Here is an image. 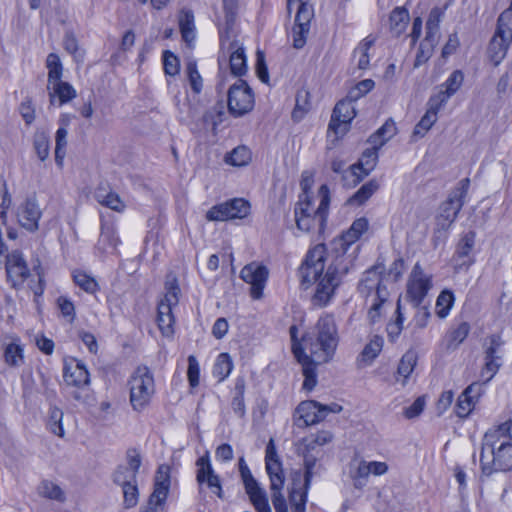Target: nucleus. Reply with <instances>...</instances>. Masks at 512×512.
Returning a JSON list of instances; mask_svg holds the SVG:
<instances>
[{
	"label": "nucleus",
	"mask_w": 512,
	"mask_h": 512,
	"mask_svg": "<svg viewBox=\"0 0 512 512\" xmlns=\"http://www.w3.org/2000/svg\"><path fill=\"white\" fill-rule=\"evenodd\" d=\"M196 465L198 467L196 473V481L199 485V494L203 493V485H206L213 494L220 499L224 498L221 481L217 474H215L208 455L200 457Z\"/></svg>",
	"instance_id": "16"
},
{
	"label": "nucleus",
	"mask_w": 512,
	"mask_h": 512,
	"mask_svg": "<svg viewBox=\"0 0 512 512\" xmlns=\"http://www.w3.org/2000/svg\"><path fill=\"white\" fill-rule=\"evenodd\" d=\"M318 194L320 196V203L317 208H315L312 197L308 193L299 196V201L295 205L294 215L297 228L301 231H317L321 233L326 226L330 204L328 186L321 185Z\"/></svg>",
	"instance_id": "5"
},
{
	"label": "nucleus",
	"mask_w": 512,
	"mask_h": 512,
	"mask_svg": "<svg viewBox=\"0 0 512 512\" xmlns=\"http://www.w3.org/2000/svg\"><path fill=\"white\" fill-rule=\"evenodd\" d=\"M310 109L309 92L302 90L296 95V104L292 111V119L299 122Z\"/></svg>",
	"instance_id": "42"
},
{
	"label": "nucleus",
	"mask_w": 512,
	"mask_h": 512,
	"mask_svg": "<svg viewBox=\"0 0 512 512\" xmlns=\"http://www.w3.org/2000/svg\"><path fill=\"white\" fill-rule=\"evenodd\" d=\"M62 418H63V412L57 408L52 407L49 412V420H48V427L50 431L59 436H64V429L62 427Z\"/></svg>",
	"instance_id": "51"
},
{
	"label": "nucleus",
	"mask_w": 512,
	"mask_h": 512,
	"mask_svg": "<svg viewBox=\"0 0 512 512\" xmlns=\"http://www.w3.org/2000/svg\"><path fill=\"white\" fill-rule=\"evenodd\" d=\"M321 450L308 451L304 447L303 451V464H304V482L301 487L309 488L313 475L318 474L320 465L317 466V461L321 456Z\"/></svg>",
	"instance_id": "28"
},
{
	"label": "nucleus",
	"mask_w": 512,
	"mask_h": 512,
	"mask_svg": "<svg viewBox=\"0 0 512 512\" xmlns=\"http://www.w3.org/2000/svg\"><path fill=\"white\" fill-rule=\"evenodd\" d=\"M268 274L267 267L257 263H250L242 268L240 277L251 285L250 294L253 299L262 297Z\"/></svg>",
	"instance_id": "17"
},
{
	"label": "nucleus",
	"mask_w": 512,
	"mask_h": 512,
	"mask_svg": "<svg viewBox=\"0 0 512 512\" xmlns=\"http://www.w3.org/2000/svg\"><path fill=\"white\" fill-rule=\"evenodd\" d=\"M410 16L405 7L394 8L389 17L390 31L396 36H400L407 28Z\"/></svg>",
	"instance_id": "31"
},
{
	"label": "nucleus",
	"mask_w": 512,
	"mask_h": 512,
	"mask_svg": "<svg viewBox=\"0 0 512 512\" xmlns=\"http://www.w3.org/2000/svg\"><path fill=\"white\" fill-rule=\"evenodd\" d=\"M396 133V125L393 120H387L374 134L369 137V142L380 149Z\"/></svg>",
	"instance_id": "34"
},
{
	"label": "nucleus",
	"mask_w": 512,
	"mask_h": 512,
	"mask_svg": "<svg viewBox=\"0 0 512 512\" xmlns=\"http://www.w3.org/2000/svg\"><path fill=\"white\" fill-rule=\"evenodd\" d=\"M250 213V203L243 198H234L211 207L206 213L209 221L243 219Z\"/></svg>",
	"instance_id": "13"
},
{
	"label": "nucleus",
	"mask_w": 512,
	"mask_h": 512,
	"mask_svg": "<svg viewBox=\"0 0 512 512\" xmlns=\"http://www.w3.org/2000/svg\"><path fill=\"white\" fill-rule=\"evenodd\" d=\"M121 487L126 507H134L138 502L137 482L129 483Z\"/></svg>",
	"instance_id": "57"
},
{
	"label": "nucleus",
	"mask_w": 512,
	"mask_h": 512,
	"mask_svg": "<svg viewBox=\"0 0 512 512\" xmlns=\"http://www.w3.org/2000/svg\"><path fill=\"white\" fill-rule=\"evenodd\" d=\"M378 149L372 145L371 148L366 149L359 162L350 167L352 176L355 177L354 183L359 182L364 176H367L376 166Z\"/></svg>",
	"instance_id": "21"
},
{
	"label": "nucleus",
	"mask_w": 512,
	"mask_h": 512,
	"mask_svg": "<svg viewBox=\"0 0 512 512\" xmlns=\"http://www.w3.org/2000/svg\"><path fill=\"white\" fill-rule=\"evenodd\" d=\"M342 406L337 403L323 405L317 401L309 400L301 402L296 410V424L299 427H307L323 421L329 413H339Z\"/></svg>",
	"instance_id": "10"
},
{
	"label": "nucleus",
	"mask_w": 512,
	"mask_h": 512,
	"mask_svg": "<svg viewBox=\"0 0 512 512\" xmlns=\"http://www.w3.org/2000/svg\"><path fill=\"white\" fill-rule=\"evenodd\" d=\"M39 494L45 498L64 501L65 495L62 489L51 481H43L39 486Z\"/></svg>",
	"instance_id": "48"
},
{
	"label": "nucleus",
	"mask_w": 512,
	"mask_h": 512,
	"mask_svg": "<svg viewBox=\"0 0 512 512\" xmlns=\"http://www.w3.org/2000/svg\"><path fill=\"white\" fill-rule=\"evenodd\" d=\"M186 72L189 80V84L194 93L199 94L203 88V80L198 72L197 64L195 61H189L186 64Z\"/></svg>",
	"instance_id": "49"
},
{
	"label": "nucleus",
	"mask_w": 512,
	"mask_h": 512,
	"mask_svg": "<svg viewBox=\"0 0 512 512\" xmlns=\"http://www.w3.org/2000/svg\"><path fill=\"white\" fill-rule=\"evenodd\" d=\"M482 474L509 471L512 468V420L487 431L480 454Z\"/></svg>",
	"instance_id": "4"
},
{
	"label": "nucleus",
	"mask_w": 512,
	"mask_h": 512,
	"mask_svg": "<svg viewBox=\"0 0 512 512\" xmlns=\"http://www.w3.org/2000/svg\"><path fill=\"white\" fill-rule=\"evenodd\" d=\"M474 399L470 397H465L464 394L461 393V395L458 398L457 405H456V414L457 416L461 418L467 417L470 412L473 410L475 405Z\"/></svg>",
	"instance_id": "60"
},
{
	"label": "nucleus",
	"mask_w": 512,
	"mask_h": 512,
	"mask_svg": "<svg viewBox=\"0 0 512 512\" xmlns=\"http://www.w3.org/2000/svg\"><path fill=\"white\" fill-rule=\"evenodd\" d=\"M298 2V10L295 17V25L310 29V22L314 17V9L307 0H294Z\"/></svg>",
	"instance_id": "37"
},
{
	"label": "nucleus",
	"mask_w": 512,
	"mask_h": 512,
	"mask_svg": "<svg viewBox=\"0 0 512 512\" xmlns=\"http://www.w3.org/2000/svg\"><path fill=\"white\" fill-rule=\"evenodd\" d=\"M475 244V232L469 231L465 233L457 245L456 254L458 257H467L472 252Z\"/></svg>",
	"instance_id": "53"
},
{
	"label": "nucleus",
	"mask_w": 512,
	"mask_h": 512,
	"mask_svg": "<svg viewBox=\"0 0 512 512\" xmlns=\"http://www.w3.org/2000/svg\"><path fill=\"white\" fill-rule=\"evenodd\" d=\"M431 288V276L427 275L418 263L415 264L407 283V298L412 302L414 307H418Z\"/></svg>",
	"instance_id": "14"
},
{
	"label": "nucleus",
	"mask_w": 512,
	"mask_h": 512,
	"mask_svg": "<svg viewBox=\"0 0 512 512\" xmlns=\"http://www.w3.org/2000/svg\"><path fill=\"white\" fill-rule=\"evenodd\" d=\"M495 34L503 39L512 40V9H506L499 15Z\"/></svg>",
	"instance_id": "40"
},
{
	"label": "nucleus",
	"mask_w": 512,
	"mask_h": 512,
	"mask_svg": "<svg viewBox=\"0 0 512 512\" xmlns=\"http://www.w3.org/2000/svg\"><path fill=\"white\" fill-rule=\"evenodd\" d=\"M502 342L499 336L489 337V344L484 350V364L480 372L483 383L490 382L502 366Z\"/></svg>",
	"instance_id": "15"
},
{
	"label": "nucleus",
	"mask_w": 512,
	"mask_h": 512,
	"mask_svg": "<svg viewBox=\"0 0 512 512\" xmlns=\"http://www.w3.org/2000/svg\"><path fill=\"white\" fill-rule=\"evenodd\" d=\"M296 327L290 328L292 352L302 366L303 389L311 391L317 384L316 365L332 360L339 342L335 320L331 315L320 317L313 330L296 339Z\"/></svg>",
	"instance_id": "3"
},
{
	"label": "nucleus",
	"mask_w": 512,
	"mask_h": 512,
	"mask_svg": "<svg viewBox=\"0 0 512 512\" xmlns=\"http://www.w3.org/2000/svg\"><path fill=\"white\" fill-rule=\"evenodd\" d=\"M251 160V152L245 146H238L234 148L229 156L226 158V162L233 166H244L247 165Z\"/></svg>",
	"instance_id": "45"
},
{
	"label": "nucleus",
	"mask_w": 512,
	"mask_h": 512,
	"mask_svg": "<svg viewBox=\"0 0 512 512\" xmlns=\"http://www.w3.org/2000/svg\"><path fill=\"white\" fill-rule=\"evenodd\" d=\"M442 107V104L430 96L427 102V111L416 124L413 135L423 137L437 121L438 112Z\"/></svg>",
	"instance_id": "24"
},
{
	"label": "nucleus",
	"mask_w": 512,
	"mask_h": 512,
	"mask_svg": "<svg viewBox=\"0 0 512 512\" xmlns=\"http://www.w3.org/2000/svg\"><path fill=\"white\" fill-rule=\"evenodd\" d=\"M199 364L193 355L188 357V370L187 376L191 387H196L199 384Z\"/></svg>",
	"instance_id": "61"
},
{
	"label": "nucleus",
	"mask_w": 512,
	"mask_h": 512,
	"mask_svg": "<svg viewBox=\"0 0 512 512\" xmlns=\"http://www.w3.org/2000/svg\"><path fill=\"white\" fill-rule=\"evenodd\" d=\"M332 439L333 434L330 431L322 430L304 438L303 444L308 451H317L320 450L319 447L330 443Z\"/></svg>",
	"instance_id": "38"
},
{
	"label": "nucleus",
	"mask_w": 512,
	"mask_h": 512,
	"mask_svg": "<svg viewBox=\"0 0 512 512\" xmlns=\"http://www.w3.org/2000/svg\"><path fill=\"white\" fill-rule=\"evenodd\" d=\"M63 377L69 386L84 388L90 384L88 370L81 361H77L74 366L65 365Z\"/></svg>",
	"instance_id": "23"
},
{
	"label": "nucleus",
	"mask_w": 512,
	"mask_h": 512,
	"mask_svg": "<svg viewBox=\"0 0 512 512\" xmlns=\"http://www.w3.org/2000/svg\"><path fill=\"white\" fill-rule=\"evenodd\" d=\"M137 473L127 468L124 465H119L113 473V481L119 486H123L129 483L137 482Z\"/></svg>",
	"instance_id": "52"
},
{
	"label": "nucleus",
	"mask_w": 512,
	"mask_h": 512,
	"mask_svg": "<svg viewBox=\"0 0 512 512\" xmlns=\"http://www.w3.org/2000/svg\"><path fill=\"white\" fill-rule=\"evenodd\" d=\"M359 290L367 297H371L372 303L368 310L367 318L370 324L374 325L381 320L383 307L389 298V292L386 286L381 284L380 276L375 269H370L365 273Z\"/></svg>",
	"instance_id": "6"
},
{
	"label": "nucleus",
	"mask_w": 512,
	"mask_h": 512,
	"mask_svg": "<svg viewBox=\"0 0 512 512\" xmlns=\"http://www.w3.org/2000/svg\"><path fill=\"white\" fill-rule=\"evenodd\" d=\"M233 369V363L230 356L227 353H221L214 365L213 374L218 377L220 381H223L229 376Z\"/></svg>",
	"instance_id": "44"
},
{
	"label": "nucleus",
	"mask_w": 512,
	"mask_h": 512,
	"mask_svg": "<svg viewBox=\"0 0 512 512\" xmlns=\"http://www.w3.org/2000/svg\"><path fill=\"white\" fill-rule=\"evenodd\" d=\"M228 110L235 117L243 116L254 107V94L246 81L238 79L228 90Z\"/></svg>",
	"instance_id": "11"
},
{
	"label": "nucleus",
	"mask_w": 512,
	"mask_h": 512,
	"mask_svg": "<svg viewBox=\"0 0 512 512\" xmlns=\"http://www.w3.org/2000/svg\"><path fill=\"white\" fill-rule=\"evenodd\" d=\"M511 42L512 40H506L494 34L488 46V57L494 66H498L505 58Z\"/></svg>",
	"instance_id": "29"
},
{
	"label": "nucleus",
	"mask_w": 512,
	"mask_h": 512,
	"mask_svg": "<svg viewBox=\"0 0 512 512\" xmlns=\"http://www.w3.org/2000/svg\"><path fill=\"white\" fill-rule=\"evenodd\" d=\"M48 90L51 105H54L58 100V105L61 106L76 97V90L68 82L59 81L52 84Z\"/></svg>",
	"instance_id": "26"
},
{
	"label": "nucleus",
	"mask_w": 512,
	"mask_h": 512,
	"mask_svg": "<svg viewBox=\"0 0 512 512\" xmlns=\"http://www.w3.org/2000/svg\"><path fill=\"white\" fill-rule=\"evenodd\" d=\"M73 280L77 286H79L87 293L93 294L99 289L97 281L93 277L86 274L85 272H74Z\"/></svg>",
	"instance_id": "46"
},
{
	"label": "nucleus",
	"mask_w": 512,
	"mask_h": 512,
	"mask_svg": "<svg viewBox=\"0 0 512 512\" xmlns=\"http://www.w3.org/2000/svg\"><path fill=\"white\" fill-rule=\"evenodd\" d=\"M130 404L134 411L142 412L151 402L155 393V382L152 372L147 366L135 369L130 380Z\"/></svg>",
	"instance_id": "7"
},
{
	"label": "nucleus",
	"mask_w": 512,
	"mask_h": 512,
	"mask_svg": "<svg viewBox=\"0 0 512 512\" xmlns=\"http://www.w3.org/2000/svg\"><path fill=\"white\" fill-rule=\"evenodd\" d=\"M46 66L48 69V85L47 89H50L52 84L61 81L63 67L60 58L55 53H50L46 59Z\"/></svg>",
	"instance_id": "36"
},
{
	"label": "nucleus",
	"mask_w": 512,
	"mask_h": 512,
	"mask_svg": "<svg viewBox=\"0 0 512 512\" xmlns=\"http://www.w3.org/2000/svg\"><path fill=\"white\" fill-rule=\"evenodd\" d=\"M265 463L270 478L271 498L275 511L288 512L286 500L281 493L285 477L273 440H270L266 447Z\"/></svg>",
	"instance_id": "8"
},
{
	"label": "nucleus",
	"mask_w": 512,
	"mask_h": 512,
	"mask_svg": "<svg viewBox=\"0 0 512 512\" xmlns=\"http://www.w3.org/2000/svg\"><path fill=\"white\" fill-rule=\"evenodd\" d=\"M6 273L7 280L11 283V286L15 289L23 285L26 279L30 275V271L27 264L18 251H13L6 257Z\"/></svg>",
	"instance_id": "18"
},
{
	"label": "nucleus",
	"mask_w": 512,
	"mask_h": 512,
	"mask_svg": "<svg viewBox=\"0 0 512 512\" xmlns=\"http://www.w3.org/2000/svg\"><path fill=\"white\" fill-rule=\"evenodd\" d=\"M307 491L308 489L301 487L300 471L295 472L293 476V486L289 495V500L292 505L293 512H305Z\"/></svg>",
	"instance_id": "25"
},
{
	"label": "nucleus",
	"mask_w": 512,
	"mask_h": 512,
	"mask_svg": "<svg viewBox=\"0 0 512 512\" xmlns=\"http://www.w3.org/2000/svg\"><path fill=\"white\" fill-rule=\"evenodd\" d=\"M470 185L469 178L462 179L458 186L451 191L448 199L440 206V213L436 218L439 229L447 231L456 220L462 209Z\"/></svg>",
	"instance_id": "9"
},
{
	"label": "nucleus",
	"mask_w": 512,
	"mask_h": 512,
	"mask_svg": "<svg viewBox=\"0 0 512 512\" xmlns=\"http://www.w3.org/2000/svg\"><path fill=\"white\" fill-rule=\"evenodd\" d=\"M374 87V81L371 79H365L360 81L354 88L348 93V98L351 100H357L358 98L366 95Z\"/></svg>",
	"instance_id": "58"
},
{
	"label": "nucleus",
	"mask_w": 512,
	"mask_h": 512,
	"mask_svg": "<svg viewBox=\"0 0 512 512\" xmlns=\"http://www.w3.org/2000/svg\"><path fill=\"white\" fill-rule=\"evenodd\" d=\"M179 27L183 40L190 44L194 38V16L190 11H182L179 17Z\"/></svg>",
	"instance_id": "39"
},
{
	"label": "nucleus",
	"mask_w": 512,
	"mask_h": 512,
	"mask_svg": "<svg viewBox=\"0 0 512 512\" xmlns=\"http://www.w3.org/2000/svg\"><path fill=\"white\" fill-rule=\"evenodd\" d=\"M119 239L115 235V231L112 227L102 225L101 234L97 243V250L101 253H114L117 249Z\"/></svg>",
	"instance_id": "32"
},
{
	"label": "nucleus",
	"mask_w": 512,
	"mask_h": 512,
	"mask_svg": "<svg viewBox=\"0 0 512 512\" xmlns=\"http://www.w3.org/2000/svg\"><path fill=\"white\" fill-rule=\"evenodd\" d=\"M41 217V211L35 198H27L18 209V221L28 231H36Z\"/></svg>",
	"instance_id": "20"
},
{
	"label": "nucleus",
	"mask_w": 512,
	"mask_h": 512,
	"mask_svg": "<svg viewBox=\"0 0 512 512\" xmlns=\"http://www.w3.org/2000/svg\"><path fill=\"white\" fill-rule=\"evenodd\" d=\"M239 471L249 500L257 512H272L267 493L259 486L243 458L239 460Z\"/></svg>",
	"instance_id": "12"
},
{
	"label": "nucleus",
	"mask_w": 512,
	"mask_h": 512,
	"mask_svg": "<svg viewBox=\"0 0 512 512\" xmlns=\"http://www.w3.org/2000/svg\"><path fill=\"white\" fill-rule=\"evenodd\" d=\"M375 39L367 37L365 38L354 50V56L359 55L358 68L366 69L369 65L368 51L373 46Z\"/></svg>",
	"instance_id": "47"
},
{
	"label": "nucleus",
	"mask_w": 512,
	"mask_h": 512,
	"mask_svg": "<svg viewBox=\"0 0 512 512\" xmlns=\"http://www.w3.org/2000/svg\"><path fill=\"white\" fill-rule=\"evenodd\" d=\"M469 325L467 323H461L456 329H454L449 335V343L448 348L455 349L459 344H461L469 333Z\"/></svg>",
	"instance_id": "56"
},
{
	"label": "nucleus",
	"mask_w": 512,
	"mask_h": 512,
	"mask_svg": "<svg viewBox=\"0 0 512 512\" xmlns=\"http://www.w3.org/2000/svg\"><path fill=\"white\" fill-rule=\"evenodd\" d=\"M94 197L99 204L116 212H122L125 209V204L119 195L114 191L107 190L103 186L97 187Z\"/></svg>",
	"instance_id": "27"
},
{
	"label": "nucleus",
	"mask_w": 512,
	"mask_h": 512,
	"mask_svg": "<svg viewBox=\"0 0 512 512\" xmlns=\"http://www.w3.org/2000/svg\"><path fill=\"white\" fill-rule=\"evenodd\" d=\"M164 71L167 75L175 76L179 73V59L170 51L163 54Z\"/></svg>",
	"instance_id": "59"
},
{
	"label": "nucleus",
	"mask_w": 512,
	"mask_h": 512,
	"mask_svg": "<svg viewBox=\"0 0 512 512\" xmlns=\"http://www.w3.org/2000/svg\"><path fill=\"white\" fill-rule=\"evenodd\" d=\"M4 357L8 365L19 366L23 360V349L18 344L10 343L5 348Z\"/></svg>",
	"instance_id": "55"
},
{
	"label": "nucleus",
	"mask_w": 512,
	"mask_h": 512,
	"mask_svg": "<svg viewBox=\"0 0 512 512\" xmlns=\"http://www.w3.org/2000/svg\"><path fill=\"white\" fill-rule=\"evenodd\" d=\"M464 81V74L461 70L453 71L448 79L441 85L442 88L436 94L431 95L443 106L461 88Z\"/></svg>",
	"instance_id": "22"
},
{
	"label": "nucleus",
	"mask_w": 512,
	"mask_h": 512,
	"mask_svg": "<svg viewBox=\"0 0 512 512\" xmlns=\"http://www.w3.org/2000/svg\"><path fill=\"white\" fill-rule=\"evenodd\" d=\"M359 238L349 228L341 236L342 252L328 253L324 244H317L307 252L298 269V276L303 289H308L316 284L315 292L311 298L314 306L325 307L334 297L336 289L353 264L345 250Z\"/></svg>",
	"instance_id": "1"
},
{
	"label": "nucleus",
	"mask_w": 512,
	"mask_h": 512,
	"mask_svg": "<svg viewBox=\"0 0 512 512\" xmlns=\"http://www.w3.org/2000/svg\"><path fill=\"white\" fill-rule=\"evenodd\" d=\"M383 342L382 337L374 336L361 353L363 359L368 361L375 359L382 350Z\"/></svg>",
	"instance_id": "54"
},
{
	"label": "nucleus",
	"mask_w": 512,
	"mask_h": 512,
	"mask_svg": "<svg viewBox=\"0 0 512 512\" xmlns=\"http://www.w3.org/2000/svg\"><path fill=\"white\" fill-rule=\"evenodd\" d=\"M310 29L294 25L292 29L293 47L301 49L306 44L307 35Z\"/></svg>",
	"instance_id": "64"
},
{
	"label": "nucleus",
	"mask_w": 512,
	"mask_h": 512,
	"mask_svg": "<svg viewBox=\"0 0 512 512\" xmlns=\"http://www.w3.org/2000/svg\"><path fill=\"white\" fill-rule=\"evenodd\" d=\"M417 353L414 350H408L401 358L397 372L400 376L407 379L413 372L417 363Z\"/></svg>",
	"instance_id": "43"
},
{
	"label": "nucleus",
	"mask_w": 512,
	"mask_h": 512,
	"mask_svg": "<svg viewBox=\"0 0 512 512\" xmlns=\"http://www.w3.org/2000/svg\"><path fill=\"white\" fill-rule=\"evenodd\" d=\"M454 301V295L451 291L444 290L440 293L436 301L437 315L445 318L451 309Z\"/></svg>",
	"instance_id": "50"
},
{
	"label": "nucleus",
	"mask_w": 512,
	"mask_h": 512,
	"mask_svg": "<svg viewBox=\"0 0 512 512\" xmlns=\"http://www.w3.org/2000/svg\"><path fill=\"white\" fill-rule=\"evenodd\" d=\"M157 323L163 336L169 337L173 335L175 319L172 309L168 305H158Z\"/></svg>",
	"instance_id": "33"
},
{
	"label": "nucleus",
	"mask_w": 512,
	"mask_h": 512,
	"mask_svg": "<svg viewBox=\"0 0 512 512\" xmlns=\"http://www.w3.org/2000/svg\"><path fill=\"white\" fill-rule=\"evenodd\" d=\"M296 327L290 328L292 352L302 366L303 389L311 391L317 384L316 365L332 360L339 342L335 320L331 315L320 317L313 330L296 339Z\"/></svg>",
	"instance_id": "2"
},
{
	"label": "nucleus",
	"mask_w": 512,
	"mask_h": 512,
	"mask_svg": "<svg viewBox=\"0 0 512 512\" xmlns=\"http://www.w3.org/2000/svg\"><path fill=\"white\" fill-rule=\"evenodd\" d=\"M223 8L226 26L229 29L234 25L236 19L237 0H223Z\"/></svg>",
	"instance_id": "62"
},
{
	"label": "nucleus",
	"mask_w": 512,
	"mask_h": 512,
	"mask_svg": "<svg viewBox=\"0 0 512 512\" xmlns=\"http://www.w3.org/2000/svg\"><path fill=\"white\" fill-rule=\"evenodd\" d=\"M354 100L347 97L345 100L339 101L334 109L329 123V130L335 132V134H343L347 130V124L356 116L355 109L353 107Z\"/></svg>",
	"instance_id": "19"
},
{
	"label": "nucleus",
	"mask_w": 512,
	"mask_h": 512,
	"mask_svg": "<svg viewBox=\"0 0 512 512\" xmlns=\"http://www.w3.org/2000/svg\"><path fill=\"white\" fill-rule=\"evenodd\" d=\"M126 461V467L138 474L142 463V457L140 452L136 448H129L126 451Z\"/></svg>",
	"instance_id": "63"
},
{
	"label": "nucleus",
	"mask_w": 512,
	"mask_h": 512,
	"mask_svg": "<svg viewBox=\"0 0 512 512\" xmlns=\"http://www.w3.org/2000/svg\"><path fill=\"white\" fill-rule=\"evenodd\" d=\"M379 183L377 180L372 179L363 184L349 199L348 204L360 206L364 204L377 190Z\"/></svg>",
	"instance_id": "35"
},
{
	"label": "nucleus",
	"mask_w": 512,
	"mask_h": 512,
	"mask_svg": "<svg viewBox=\"0 0 512 512\" xmlns=\"http://www.w3.org/2000/svg\"><path fill=\"white\" fill-rule=\"evenodd\" d=\"M230 49H233L229 58L231 74L235 77H241L247 72V61L244 49L237 46L236 43H231Z\"/></svg>",
	"instance_id": "30"
},
{
	"label": "nucleus",
	"mask_w": 512,
	"mask_h": 512,
	"mask_svg": "<svg viewBox=\"0 0 512 512\" xmlns=\"http://www.w3.org/2000/svg\"><path fill=\"white\" fill-rule=\"evenodd\" d=\"M166 293L164 298L161 299L158 305H168L169 308L173 309L179 302V293L180 288L178 286L177 280L175 277L168 278L165 283Z\"/></svg>",
	"instance_id": "41"
}]
</instances>
